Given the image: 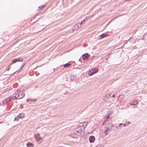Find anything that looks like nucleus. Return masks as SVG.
Returning <instances> with one entry per match:
<instances>
[{
	"label": "nucleus",
	"mask_w": 147,
	"mask_h": 147,
	"mask_svg": "<svg viewBox=\"0 0 147 147\" xmlns=\"http://www.w3.org/2000/svg\"><path fill=\"white\" fill-rule=\"evenodd\" d=\"M130 123V122H127L125 123H121L119 124L118 126L115 125H113L112 124H110V126L112 127V128H113V129L112 130V131H115L117 130V129L118 126H121V127L125 126L127 125Z\"/></svg>",
	"instance_id": "obj_1"
},
{
	"label": "nucleus",
	"mask_w": 147,
	"mask_h": 147,
	"mask_svg": "<svg viewBox=\"0 0 147 147\" xmlns=\"http://www.w3.org/2000/svg\"><path fill=\"white\" fill-rule=\"evenodd\" d=\"M85 125H84V124H82V123H81L80 125H78V130H77L75 131V132H74V133L76 134L77 133H79L80 131L81 132L82 131V130L81 129V126L83 127V128H85L86 127V126L87 125V123H85Z\"/></svg>",
	"instance_id": "obj_2"
},
{
	"label": "nucleus",
	"mask_w": 147,
	"mask_h": 147,
	"mask_svg": "<svg viewBox=\"0 0 147 147\" xmlns=\"http://www.w3.org/2000/svg\"><path fill=\"white\" fill-rule=\"evenodd\" d=\"M114 112L112 111H108L105 117H106V119L109 118H111L113 116Z\"/></svg>",
	"instance_id": "obj_3"
},
{
	"label": "nucleus",
	"mask_w": 147,
	"mask_h": 147,
	"mask_svg": "<svg viewBox=\"0 0 147 147\" xmlns=\"http://www.w3.org/2000/svg\"><path fill=\"white\" fill-rule=\"evenodd\" d=\"M17 91L18 92V99H21L24 96V94H23V92L22 91H19V89L17 90Z\"/></svg>",
	"instance_id": "obj_4"
},
{
	"label": "nucleus",
	"mask_w": 147,
	"mask_h": 147,
	"mask_svg": "<svg viewBox=\"0 0 147 147\" xmlns=\"http://www.w3.org/2000/svg\"><path fill=\"white\" fill-rule=\"evenodd\" d=\"M34 137L36 142H38L41 141L42 140V139L41 138L40 135L39 134H35Z\"/></svg>",
	"instance_id": "obj_5"
},
{
	"label": "nucleus",
	"mask_w": 147,
	"mask_h": 147,
	"mask_svg": "<svg viewBox=\"0 0 147 147\" xmlns=\"http://www.w3.org/2000/svg\"><path fill=\"white\" fill-rule=\"evenodd\" d=\"M24 113H20L14 118V119H23L24 117Z\"/></svg>",
	"instance_id": "obj_6"
},
{
	"label": "nucleus",
	"mask_w": 147,
	"mask_h": 147,
	"mask_svg": "<svg viewBox=\"0 0 147 147\" xmlns=\"http://www.w3.org/2000/svg\"><path fill=\"white\" fill-rule=\"evenodd\" d=\"M82 56L83 60H86L88 59L90 57V55L88 53H86L82 55Z\"/></svg>",
	"instance_id": "obj_7"
},
{
	"label": "nucleus",
	"mask_w": 147,
	"mask_h": 147,
	"mask_svg": "<svg viewBox=\"0 0 147 147\" xmlns=\"http://www.w3.org/2000/svg\"><path fill=\"white\" fill-rule=\"evenodd\" d=\"M23 61V59L21 58H17L13 59L12 61V63H15L17 61L22 62Z\"/></svg>",
	"instance_id": "obj_8"
},
{
	"label": "nucleus",
	"mask_w": 147,
	"mask_h": 147,
	"mask_svg": "<svg viewBox=\"0 0 147 147\" xmlns=\"http://www.w3.org/2000/svg\"><path fill=\"white\" fill-rule=\"evenodd\" d=\"M89 140L90 143H93L95 141V137L93 136H91L89 137Z\"/></svg>",
	"instance_id": "obj_9"
},
{
	"label": "nucleus",
	"mask_w": 147,
	"mask_h": 147,
	"mask_svg": "<svg viewBox=\"0 0 147 147\" xmlns=\"http://www.w3.org/2000/svg\"><path fill=\"white\" fill-rule=\"evenodd\" d=\"M10 101V99L8 97L3 100L2 101V103L4 105L7 104V103Z\"/></svg>",
	"instance_id": "obj_10"
},
{
	"label": "nucleus",
	"mask_w": 147,
	"mask_h": 147,
	"mask_svg": "<svg viewBox=\"0 0 147 147\" xmlns=\"http://www.w3.org/2000/svg\"><path fill=\"white\" fill-rule=\"evenodd\" d=\"M108 36L109 35L107 33H103L99 36V38L100 39H102L105 37L107 36Z\"/></svg>",
	"instance_id": "obj_11"
},
{
	"label": "nucleus",
	"mask_w": 147,
	"mask_h": 147,
	"mask_svg": "<svg viewBox=\"0 0 147 147\" xmlns=\"http://www.w3.org/2000/svg\"><path fill=\"white\" fill-rule=\"evenodd\" d=\"M34 145L33 143L30 142H27L26 144L27 147H33Z\"/></svg>",
	"instance_id": "obj_12"
},
{
	"label": "nucleus",
	"mask_w": 147,
	"mask_h": 147,
	"mask_svg": "<svg viewBox=\"0 0 147 147\" xmlns=\"http://www.w3.org/2000/svg\"><path fill=\"white\" fill-rule=\"evenodd\" d=\"M97 72V70H96L94 72H93L92 70H90L88 73V74L90 76H92L93 74H95Z\"/></svg>",
	"instance_id": "obj_13"
},
{
	"label": "nucleus",
	"mask_w": 147,
	"mask_h": 147,
	"mask_svg": "<svg viewBox=\"0 0 147 147\" xmlns=\"http://www.w3.org/2000/svg\"><path fill=\"white\" fill-rule=\"evenodd\" d=\"M76 75L71 76L70 77V80L71 81H74L75 79H76Z\"/></svg>",
	"instance_id": "obj_14"
},
{
	"label": "nucleus",
	"mask_w": 147,
	"mask_h": 147,
	"mask_svg": "<svg viewBox=\"0 0 147 147\" xmlns=\"http://www.w3.org/2000/svg\"><path fill=\"white\" fill-rule=\"evenodd\" d=\"M111 94H107L106 95V97H107L108 98H109V97H111V98H112V97H115V95L114 94H113L111 96Z\"/></svg>",
	"instance_id": "obj_15"
},
{
	"label": "nucleus",
	"mask_w": 147,
	"mask_h": 147,
	"mask_svg": "<svg viewBox=\"0 0 147 147\" xmlns=\"http://www.w3.org/2000/svg\"><path fill=\"white\" fill-rule=\"evenodd\" d=\"M137 103V101H134L132 102H130V104L131 105H136Z\"/></svg>",
	"instance_id": "obj_16"
},
{
	"label": "nucleus",
	"mask_w": 147,
	"mask_h": 147,
	"mask_svg": "<svg viewBox=\"0 0 147 147\" xmlns=\"http://www.w3.org/2000/svg\"><path fill=\"white\" fill-rule=\"evenodd\" d=\"M9 98L10 99V101L12 100H14L17 98L16 96H11Z\"/></svg>",
	"instance_id": "obj_17"
},
{
	"label": "nucleus",
	"mask_w": 147,
	"mask_h": 147,
	"mask_svg": "<svg viewBox=\"0 0 147 147\" xmlns=\"http://www.w3.org/2000/svg\"><path fill=\"white\" fill-rule=\"evenodd\" d=\"M71 65L69 63H66V64L63 65V66L65 67H68L69 66Z\"/></svg>",
	"instance_id": "obj_18"
},
{
	"label": "nucleus",
	"mask_w": 147,
	"mask_h": 147,
	"mask_svg": "<svg viewBox=\"0 0 147 147\" xmlns=\"http://www.w3.org/2000/svg\"><path fill=\"white\" fill-rule=\"evenodd\" d=\"M113 129V128H112V127H107L106 130V131L108 132L109 131H111Z\"/></svg>",
	"instance_id": "obj_19"
},
{
	"label": "nucleus",
	"mask_w": 147,
	"mask_h": 147,
	"mask_svg": "<svg viewBox=\"0 0 147 147\" xmlns=\"http://www.w3.org/2000/svg\"><path fill=\"white\" fill-rule=\"evenodd\" d=\"M92 70L93 72H94L96 71V70H97V72L98 71V69L96 68H92V69H91Z\"/></svg>",
	"instance_id": "obj_20"
},
{
	"label": "nucleus",
	"mask_w": 147,
	"mask_h": 147,
	"mask_svg": "<svg viewBox=\"0 0 147 147\" xmlns=\"http://www.w3.org/2000/svg\"><path fill=\"white\" fill-rule=\"evenodd\" d=\"M104 133H105V136L107 135L108 134H109V132L107 131H106V130H105V131L104 132Z\"/></svg>",
	"instance_id": "obj_21"
},
{
	"label": "nucleus",
	"mask_w": 147,
	"mask_h": 147,
	"mask_svg": "<svg viewBox=\"0 0 147 147\" xmlns=\"http://www.w3.org/2000/svg\"><path fill=\"white\" fill-rule=\"evenodd\" d=\"M45 5H41V6H39L38 7V8L39 9H42L44 6H45Z\"/></svg>",
	"instance_id": "obj_22"
},
{
	"label": "nucleus",
	"mask_w": 147,
	"mask_h": 147,
	"mask_svg": "<svg viewBox=\"0 0 147 147\" xmlns=\"http://www.w3.org/2000/svg\"><path fill=\"white\" fill-rule=\"evenodd\" d=\"M25 64H26V63H23L21 66V69H22L24 67V66L25 65Z\"/></svg>",
	"instance_id": "obj_23"
},
{
	"label": "nucleus",
	"mask_w": 147,
	"mask_h": 147,
	"mask_svg": "<svg viewBox=\"0 0 147 147\" xmlns=\"http://www.w3.org/2000/svg\"><path fill=\"white\" fill-rule=\"evenodd\" d=\"M31 100V101H36V100L35 99H30Z\"/></svg>",
	"instance_id": "obj_24"
},
{
	"label": "nucleus",
	"mask_w": 147,
	"mask_h": 147,
	"mask_svg": "<svg viewBox=\"0 0 147 147\" xmlns=\"http://www.w3.org/2000/svg\"><path fill=\"white\" fill-rule=\"evenodd\" d=\"M21 69H21V68H20V69H19L18 70V72H19L20 71H21Z\"/></svg>",
	"instance_id": "obj_25"
},
{
	"label": "nucleus",
	"mask_w": 147,
	"mask_h": 147,
	"mask_svg": "<svg viewBox=\"0 0 147 147\" xmlns=\"http://www.w3.org/2000/svg\"><path fill=\"white\" fill-rule=\"evenodd\" d=\"M10 67H9V68H8L7 69V71H8L9 70V69H10Z\"/></svg>",
	"instance_id": "obj_26"
},
{
	"label": "nucleus",
	"mask_w": 147,
	"mask_h": 147,
	"mask_svg": "<svg viewBox=\"0 0 147 147\" xmlns=\"http://www.w3.org/2000/svg\"><path fill=\"white\" fill-rule=\"evenodd\" d=\"M82 23H83L82 22H81L80 23V26L82 25Z\"/></svg>",
	"instance_id": "obj_27"
},
{
	"label": "nucleus",
	"mask_w": 147,
	"mask_h": 147,
	"mask_svg": "<svg viewBox=\"0 0 147 147\" xmlns=\"http://www.w3.org/2000/svg\"><path fill=\"white\" fill-rule=\"evenodd\" d=\"M86 20V19H84L83 20L82 22H83Z\"/></svg>",
	"instance_id": "obj_28"
},
{
	"label": "nucleus",
	"mask_w": 147,
	"mask_h": 147,
	"mask_svg": "<svg viewBox=\"0 0 147 147\" xmlns=\"http://www.w3.org/2000/svg\"><path fill=\"white\" fill-rule=\"evenodd\" d=\"M17 72V71L15 72L13 74H14L15 73H16Z\"/></svg>",
	"instance_id": "obj_29"
},
{
	"label": "nucleus",
	"mask_w": 147,
	"mask_h": 147,
	"mask_svg": "<svg viewBox=\"0 0 147 147\" xmlns=\"http://www.w3.org/2000/svg\"><path fill=\"white\" fill-rule=\"evenodd\" d=\"M3 123V122H0V123Z\"/></svg>",
	"instance_id": "obj_30"
},
{
	"label": "nucleus",
	"mask_w": 147,
	"mask_h": 147,
	"mask_svg": "<svg viewBox=\"0 0 147 147\" xmlns=\"http://www.w3.org/2000/svg\"><path fill=\"white\" fill-rule=\"evenodd\" d=\"M27 102H28V101H29V100H28V99H27Z\"/></svg>",
	"instance_id": "obj_31"
},
{
	"label": "nucleus",
	"mask_w": 147,
	"mask_h": 147,
	"mask_svg": "<svg viewBox=\"0 0 147 147\" xmlns=\"http://www.w3.org/2000/svg\"><path fill=\"white\" fill-rule=\"evenodd\" d=\"M18 120H14V121H18Z\"/></svg>",
	"instance_id": "obj_32"
},
{
	"label": "nucleus",
	"mask_w": 147,
	"mask_h": 147,
	"mask_svg": "<svg viewBox=\"0 0 147 147\" xmlns=\"http://www.w3.org/2000/svg\"><path fill=\"white\" fill-rule=\"evenodd\" d=\"M146 36L147 37V34H146Z\"/></svg>",
	"instance_id": "obj_33"
}]
</instances>
